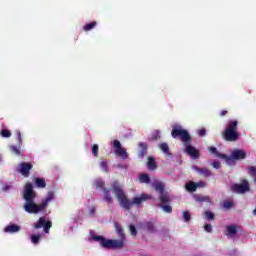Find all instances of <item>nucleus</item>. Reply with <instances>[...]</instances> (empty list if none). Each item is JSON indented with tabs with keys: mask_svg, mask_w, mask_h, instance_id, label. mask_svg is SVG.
Wrapping results in <instances>:
<instances>
[{
	"mask_svg": "<svg viewBox=\"0 0 256 256\" xmlns=\"http://www.w3.org/2000/svg\"><path fill=\"white\" fill-rule=\"evenodd\" d=\"M16 135H17V145H11L10 146V151L11 153H13V155H16L17 157H19V155H21V146L23 145V138L21 137V131L17 130L16 131Z\"/></svg>",
	"mask_w": 256,
	"mask_h": 256,
	"instance_id": "nucleus-13",
	"label": "nucleus"
},
{
	"mask_svg": "<svg viewBox=\"0 0 256 256\" xmlns=\"http://www.w3.org/2000/svg\"><path fill=\"white\" fill-rule=\"evenodd\" d=\"M239 126V121L230 120L226 125V128L223 133V139L230 143H235V141L239 140L241 134L237 131V127Z\"/></svg>",
	"mask_w": 256,
	"mask_h": 256,
	"instance_id": "nucleus-5",
	"label": "nucleus"
},
{
	"mask_svg": "<svg viewBox=\"0 0 256 256\" xmlns=\"http://www.w3.org/2000/svg\"><path fill=\"white\" fill-rule=\"evenodd\" d=\"M116 231L120 237V240H111L106 239L103 236H92L93 241L100 242L101 247L103 249H123L125 247V233L123 232V227L119 225V223H115Z\"/></svg>",
	"mask_w": 256,
	"mask_h": 256,
	"instance_id": "nucleus-3",
	"label": "nucleus"
},
{
	"mask_svg": "<svg viewBox=\"0 0 256 256\" xmlns=\"http://www.w3.org/2000/svg\"><path fill=\"white\" fill-rule=\"evenodd\" d=\"M9 189H11V187L6 185V186L3 188V191H9Z\"/></svg>",
	"mask_w": 256,
	"mask_h": 256,
	"instance_id": "nucleus-44",
	"label": "nucleus"
},
{
	"mask_svg": "<svg viewBox=\"0 0 256 256\" xmlns=\"http://www.w3.org/2000/svg\"><path fill=\"white\" fill-rule=\"evenodd\" d=\"M196 200L199 201V203H203L205 201L209 203L211 201V199L207 196H198Z\"/></svg>",
	"mask_w": 256,
	"mask_h": 256,
	"instance_id": "nucleus-32",
	"label": "nucleus"
},
{
	"mask_svg": "<svg viewBox=\"0 0 256 256\" xmlns=\"http://www.w3.org/2000/svg\"><path fill=\"white\" fill-rule=\"evenodd\" d=\"M206 186H207V183H205V182H203V181L196 183V189H197L198 187H206Z\"/></svg>",
	"mask_w": 256,
	"mask_h": 256,
	"instance_id": "nucleus-41",
	"label": "nucleus"
},
{
	"mask_svg": "<svg viewBox=\"0 0 256 256\" xmlns=\"http://www.w3.org/2000/svg\"><path fill=\"white\" fill-rule=\"evenodd\" d=\"M183 220L186 223H189V221H191V214H189V212H187V211H184L183 212Z\"/></svg>",
	"mask_w": 256,
	"mask_h": 256,
	"instance_id": "nucleus-35",
	"label": "nucleus"
},
{
	"mask_svg": "<svg viewBox=\"0 0 256 256\" xmlns=\"http://www.w3.org/2000/svg\"><path fill=\"white\" fill-rule=\"evenodd\" d=\"M194 170H196L197 173L202 175V177H211L213 173L208 168H199L198 166L193 167Z\"/></svg>",
	"mask_w": 256,
	"mask_h": 256,
	"instance_id": "nucleus-15",
	"label": "nucleus"
},
{
	"mask_svg": "<svg viewBox=\"0 0 256 256\" xmlns=\"http://www.w3.org/2000/svg\"><path fill=\"white\" fill-rule=\"evenodd\" d=\"M95 211H96V208L91 207L90 210H89L90 215H95Z\"/></svg>",
	"mask_w": 256,
	"mask_h": 256,
	"instance_id": "nucleus-42",
	"label": "nucleus"
},
{
	"mask_svg": "<svg viewBox=\"0 0 256 256\" xmlns=\"http://www.w3.org/2000/svg\"><path fill=\"white\" fill-rule=\"evenodd\" d=\"M138 147L141 149L140 156L145 157V155H147V144L145 142H140Z\"/></svg>",
	"mask_w": 256,
	"mask_h": 256,
	"instance_id": "nucleus-23",
	"label": "nucleus"
},
{
	"mask_svg": "<svg viewBox=\"0 0 256 256\" xmlns=\"http://www.w3.org/2000/svg\"><path fill=\"white\" fill-rule=\"evenodd\" d=\"M184 147H185V153L187 155H189L192 159H199L201 153L199 152V150H197V148L192 146L190 143L184 144Z\"/></svg>",
	"mask_w": 256,
	"mask_h": 256,
	"instance_id": "nucleus-14",
	"label": "nucleus"
},
{
	"mask_svg": "<svg viewBox=\"0 0 256 256\" xmlns=\"http://www.w3.org/2000/svg\"><path fill=\"white\" fill-rule=\"evenodd\" d=\"M113 147L115 149L116 155L120 157L121 159H128L129 154L127 153V150L121 146V142L119 140L113 141Z\"/></svg>",
	"mask_w": 256,
	"mask_h": 256,
	"instance_id": "nucleus-12",
	"label": "nucleus"
},
{
	"mask_svg": "<svg viewBox=\"0 0 256 256\" xmlns=\"http://www.w3.org/2000/svg\"><path fill=\"white\" fill-rule=\"evenodd\" d=\"M171 135L173 139H179L184 143H191V134H189V131L186 129H183V126L181 125H174L172 126Z\"/></svg>",
	"mask_w": 256,
	"mask_h": 256,
	"instance_id": "nucleus-6",
	"label": "nucleus"
},
{
	"mask_svg": "<svg viewBox=\"0 0 256 256\" xmlns=\"http://www.w3.org/2000/svg\"><path fill=\"white\" fill-rule=\"evenodd\" d=\"M100 167H101V169H103V171H105V173H107V171H109L106 161L100 162Z\"/></svg>",
	"mask_w": 256,
	"mask_h": 256,
	"instance_id": "nucleus-36",
	"label": "nucleus"
},
{
	"mask_svg": "<svg viewBox=\"0 0 256 256\" xmlns=\"http://www.w3.org/2000/svg\"><path fill=\"white\" fill-rule=\"evenodd\" d=\"M154 189L160 194V204L158 205V207H160V209H162L164 213H173V207L169 205V203H171V198L169 197V194L165 192V185L163 184V182H156L154 184Z\"/></svg>",
	"mask_w": 256,
	"mask_h": 256,
	"instance_id": "nucleus-4",
	"label": "nucleus"
},
{
	"mask_svg": "<svg viewBox=\"0 0 256 256\" xmlns=\"http://www.w3.org/2000/svg\"><path fill=\"white\" fill-rule=\"evenodd\" d=\"M53 227L51 220L45 221V217H40L34 224V229H44L45 233H49V230Z\"/></svg>",
	"mask_w": 256,
	"mask_h": 256,
	"instance_id": "nucleus-11",
	"label": "nucleus"
},
{
	"mask_svg": "<svg viewBox=\"0 0 256 256\" xmlns=\"http://www.w3.org/2000/svg\"><path fill=\"white\" fill-rule=\"evenodd\" d=\"M159 148L161 149V151H163V153L169 155V145L167 143H161L159 145Z\"/></svg>",
	"mask_w": 256,
	"mask_h": 256,
	"instance_id": "nucleus-27",
	"label": "nucleus"
},
{
	"mask_svg": "<svg viewBox=\"0 0 256 256\" xmlns=\"http://www.w3.org/2000/svg\"><path fill=\"white\" fill-rule=\"evenodd\" d=\"M35 187L38 189H45L47 187V183L43 178H35Z\"/></svg>",
	"mask_w": 256,
	"mask_h": 256,
	"instance_id": "nucleus-20",
	"label": "nucleus"
},
{
	"mask_svg": "<svg viewBox=\"0 0 256 256\" xmlns=\"http://www.w3.org/2000/svg\"><path fill=\"white\" fill-rule=\"evenodd\" d=\"M232 206H233V202H231V201H224V203H223L224 209H231Z\"/></svg>",
	"mask_w": 256,
	"mask_h": 256,
	"instance_id": "nucleus-37",
	"label": "nucleus"
},
{
	"mask_svg": "<svg viewBox=\"0 0 256 256\" xmlns=\"http://www.w3.org/2000/svg\"><path fill=\"white\" fill-rule=\"evenodd\" d=\"M139 229L147 231L148 233H157V226L155 225V220L150 219L149 221L140 222L138 224Z\"/></svg>",
	"mask_w": 256,
	"mask_h": 256,
	"instance_id": "nucleus-10",
	"label": "nucleus"
},
{
	"mask_svg": "<svg viewBox=\"0 0 256 256\" xmlns=\"http://www.w3.org/2000/svg\"><path fill=\"white\" fill-rule=\"evenodd\" d=\"M204 230L207 233H211L213 231V226H211V224H206V225H204Z\"/></svg>",
	"mask_w": 256,
	"mask_h": 256,
	"instance_id": "nucleus-39",
	"label": "nucleus"
},
{
	"mask_svg": "<svg viewBox=\"0 0 256 256\" xmlns=\"http://www.w3.org/2000/svg\"><path fill=\"white\" fill-rule=\"evenodd\" d=\"M103 195H104V201H106L108 205L113 204V196L111 195V189H104Z\"/></svg>",
	"mask_w": 256,
	"mask_h": 256,
	"instance_id": "nucleus-19",
	"label": "nucleus"
},
{
	"mask_svg": "<svg viewBox=\"0 0 256 256\" xmlns=\"http://www.w3.org/2000/svg\"><path fill=\"white\" fill-rule=\"evenodd\" d=\"M186 191H189V193H195L197 191V183L195 182H188L185 184Z\"/></svg>",
	"mask_w": 256,
	"mask_h": 256,
	"instance_id": "nucleus-21",
	"label": "nucleus"
},
{
	"mask_svg": "<svg viewBox=\"0 0 256 256\" xmlns=\"http://www.w3.org/2000/svg\"><path fill=\"white\" fill-rule=\"evenodd\" d=\"M36 197L37 193L33 191V184H31V182H27L23 194V199L26 201L23 207L26 213L37 215V213L45 211V209H47V207L49 206V203L53 201L55 195L53 194V192H48L46 198L42 200L40 204H36L34 202Z\"/></svg>",
	"mask_w": 256,
	"mask_h": 256,
	"instance_id": "nucleus-1",
	"label": "nucleus"
},
{
	"mask_svg": "<svg viewBox=\"0 0 256 256\" xmlns=\"http://www.w3.org/2000/svg\"><path fill=\"white\" fill-rule=\"evenodd\" d=\"M208 151L211 153V155H215V157H218L219 159H227V155L220 153L216 147H209Z\"/></svg>",
	"mask_w": 256,
	"mask_h": 256,
	"instance_id": "nucleus-18",
	"label": "nucleus"
},
{
	"mask_svg": "<svg viewBox=\"0 0 256 256\" xmlns=\"http://www.w3.org/2000/svg\"><path fill=\"white\" fill-rule=\"evenodd\" d=\"M147 167L150 171H155V169H157V162H155V158H148Z\"/></svg>",
	"mask_w": 256,
	"mask_h": 256,
	"instance_id": "nucleus-22",
	"label": "nucleus"
},
{
	"mask_svg": "<svg viewBox=\"0 0 256 256\" xmlns=\"http://www.w3.org/2000/svg\"><path fill=\"white\" fill-rule=\"evenodd\" d=\"M112 189L121 207L126 211L131 210V207H133V205H141L143 202L148 201V199H153L152 195L141 194L139 197H134L131 201L129 200V198H127V195H125V192L123 191V186H121V184L117 181H114L112 183Z\"/></svg>",
	"mask_w": 256,
	"mask_h": 256,
	"instance_id": "nucleus-2",
	"label": "nucleus"
},
{
	"mask_svg": "<svg viewBox=\"0 0 256 256\" xmlns=\"http://www.w3.org/2000/svg\"><path fill=\"white\" fill-rule=\"evenodd\" d=\"M95 27H97V22L93 21V22H90V23L84 25L83 30L84 31H91L92 29H95Z\"/></svg>",
	"mask_w": 256,
	"mask_h": 256,
	"instance_id": "nucleus-26",
	"label": "nucleus"
},
{
	"mask_svg": "<svg viewBox=\"0 0 256 256\" xmlns=\"http://www.w3.org/2000/svg\"><path fill=\"white\" fill-rule=\"evenodd\" d=\"M205 219H207V221H213L215 219V214H213V212L207 210L205 212Z\"/></svg>",
	"mask_w": 256,
	"mask_h": 256,
	"instance_id": "nucleus-29",
	"label": "nucleus"
},
{
	"mask_svg": "<svg viewBox=\"0 0 256 256\" xmlns=\"http://www.w3.org/2000/svg\"><path fill=\"white\" fill-rule=\"evenodd\" d=\"M92 153H93L94 157H97L99 155V145L94 144L92 146Z\"/></svg>",
	"mask_w": 256,
	"mask_h": 256,
	"instance_id": "nucleus-34",
	"label": "nucleus"
},
{
	"mask_svg": "<svg viewBox=\"0 0 256 256\" xmlns=\"http://www.w3.org/2000/svg\"><path fill=\"white\" fill-rule=\"evenodd\" d=\"M231 191L238 194L247 193L248 191H250L249 181L242 180L240 184H233L231 186Z\"/></svg>",
	"mask_w": 256,
	"mask_h": 256,
	"instance_id": "nucleus-9",
	"label": "nucleus"
},
{
	"mask_svg": "<svg viewBox=\"0 0 256 256\" xmlns=\"http://www.w3.org/2000/svg\"><path fill=\"white\" fill-rule=\"evenodd\" d=\"M247 159V152L243 149H234L230 156H226L225 161L228 165H233L235 161H243Z\"/></svg>",
	"mask_w": 256,
	"mask_h": 256,
	"instance_id": "nucleus-7",
	"label": "nucleus"
},
{
	"mask_svg": "<svg viewBox=\"0 0 256 256\" xmlns=\"http://www.w3.org/2000/svg\"><path fill=\"white\" fill-rule=\"evenodd\" d=\"M212 167H214V169H220L221 163L215 161V162L212 163Z\"/></svg>",
	"mask_w": 256,
	"mask_h": 256,
	"instance_id": "nucleus-40",
	"label": "nucleus"
},
{
	"mask_svg": "<svg viewBox=\"0 0 256 256\" xmlns=\"http://www.w3.org/2000/svg\"><path fill=\"white\" fill-rule=\"evenodd\" d=\"M159 139H161V131L155 130L152 132L150 141H159Z\"/></svg>",
	"mask_w": 256,
	"mask_h": 256,
	"instance_id": "nucleus-24",
	"label": "nucleus"
},
{
	"mask_svg": "<svg viewBox=\"0 0 256 256\" xmlns=\"http://www.w3.org/2000/svg\"><path fill=\"white\" fill-rule=\"evenodd\" d=\"M198 135L199 137H205V135H207V130H205V128L199 129Z\"/></svg>",
	"mask_w": 256,
	"mask_h": 256,
	"instance_id": "nucleus-38",
	"label": "nucleus"
},
{
	"mask_svg": "<svg viewBox=\"0 0 256 256\" xmlns=\"http://www.w3.org/2000/svg\"><path fill=\"white\" fill-rule=\"evenodd\" d=\"M0 135H1V137H4L5 139H9V137H11V131H9L8 129H2L0 131Z\"/></svg>",
	"mask_w": 256,
	"mask_h": 256,
	"instance_id": "nucleus-28",
	"label": "nucleus"
},
{
	"mask_svg": "<svg viewBox=\"0 0 256 256\" xmlns=\"http://www.w3.org/2000/svg\"><path fill=\"white\" fill-rule=\"evenodd\" d=\"M39 241H41V234H37V235H32L31 236V242L34 245H37V243H39Z\"/></svg>",
	"mask_w": 256,
	"mask_h": 256,
	"instance_id": "nucleus-31",
	"label": "nucleus"
},
{
	"mask_svg": "<svg viewBox=\"0 0 256 256\" xmlns=\"http://www.w3.org/2000/svg\"><path fill=\"white\" fill-rule=\"evenodd\" d=\"M139 180L140 183H151V178L149 177V174H140Z\"/></svg>",
	"mask_w": 256,
	"mask_h": 256,
	"instance_id": "nucleus-25",
	"label": "nucleus"
},
{
	"mask_svg": "<svg viewBox=\"0 0 256 256\" xmlns=\"http://www.w3.org/2000/svg\"><path fill=\"white\" fill-rule=\"evenodd\" d=\"M239 230V226L237 225H228L226 226V235L227 237H233L235 235H237V231Z\"/></svg>",
	"mask_w": 256,
	"mask_h": 256,
	"instance_id": "nucleus-16",
	"label": "nucleus"
},
{
	"mask_svg": "<svg viewBox=\"0 0 256 256\" xmlns=\"http://www.w3.org/2000/svg\"><path fill=\"white\" fill-rule=\"evenodd\" d=\"M21 231V226L16 224H10L4 228L5 233H19Z\"/></svg>",
	"mask_w": 256,
	"mask_h": 256,
	"instance_id": "nucleus-17",
	"label": "nucleus"
},
{
	"mask_svg": "<svg viewBox=\"0 0 256 256\" xmlns=\"http://www.w3.org/2000/svg\"><path fill=\"white\" fill-rule=\"evenodd\" d=\"M31 169H33V163L31 162H21L18 164L16 171L20 173L22 177H29L31 175Z\"/></svg>",
	"mask_w": 256,
	"mask_h": 256,
	"instance_id": "nucleus-8",
	"label": "nucleus"
},
{
	"mask_svg": "<svg viewBox=\"0 0 256 256\" xmlns=\"http://www.w3.org/2000/svg\"><path fill=\"white\" fill-rule=\"evenodd\" d=\"M129 230H130V234L133 236V237H137V228L135 227V225L131 224L129 226Z\"/></svg>",
	"mask_w": 256,
	"mask_h": 256,
	"instance_id": "nucleus-33",
	"label": "nucleus"
},
{
	"mask_svg": "<svg viewBox=\"0 0 256 256\" xmlns=\"http://www.w3.org/2000/svg\"><path fill=\"white\" fill-rule=\"evenodd\" d=\"M96 189H102V191H105V182L103 180H97L96 181Z\"/></svg>",
	"mask_w": 256,
	"mask_h": 256,
	"instance_id": "nucleus-30",
	"label": "nucleus"
},
{
	"mask_svg": "<svg viewBox=\"0 0 256 256\" xmlns=\"http://www.w3.org/2000/svg\"><path fill=\"white\" fill-rule=\"evenodd\" d=\"M227 110H222L221 112H220V117H225V115H227Z\"/></svg>",
	"mask_w": 256,
	"mask_h": 256,
	"instance_id": "nucleus-43",
	"label": "nucleus"
}]
</instances>
